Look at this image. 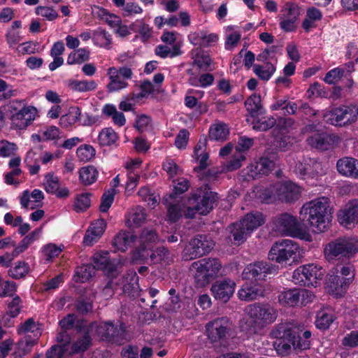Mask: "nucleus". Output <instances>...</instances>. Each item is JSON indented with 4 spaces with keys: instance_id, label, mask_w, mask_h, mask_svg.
I'll return each mask as SVG.
<instances>
[{
    "instance_id": "f257e3e1",
    "label": "nucleus",
    "mask_w": 358,
    "mask_h": 358,
    "mask_svg": "<svg viewBox=\"0 0 358 358\" xmlns=\"http://www.w3.org/2000/svg\"><path fill=\"white\" fill-rule=\"evenodd\" d=\"M299 218L316 233L325 231L331 220V208L327 197H320L304 203L299 212Z\"/></svg>"
},
{
    "instance_id": "f03ea898",
    "label": "nucleus",
    "mask_w": 358,
    "mask_h": 358,
    "mask_svg": "<svg viewBox=\"0 0 358 358\" xmlns=\"http://www.w3.org/2000/svg\"><path fill=\"white\" fill-rule=\"evenodd\" d=\"M299 325L293 321H282L275 324L270 335L275 341L273 346L281 356L289 355L293 350H296V339L298 338Z\"/></svg>"
},
{
    "instance_id": "7ed1b4c3",
    "label": "nucleus",
    "mask_w": 358,
    "mask_h": 358,
    "mask_svg": "<svg viewBox=\"0 0 358 358\" xmlns=\"http://www.w3.org/2000/svg\"><path fill=\"white\" fill-rule=\"evenodd\" d=\"M217 194L210 191L208 185H202L194 190L187 199L186 217L194 218L196 213L205 215L213 208Z\"/></svg>"
},
{
    "instance_id": "20e7f679",
    "label": "nucleus",
    "mask_w": 358,
    "mask_h": 358,
    "mask_svg": "<svg viewBox=\"0 0 358 358\" xmlns=\"http://www.w3.org/2000/svg\"><path fill=\"white\" fill-rule=\"evenodd\" d=\"M301 196V188L290 181L278 182L262 191L259 198L262 201L270 203L275 200L285 203H293Z\"/></svg>"
},
{
    "instance_id": "39448f33",
    "label": "nucleus",
    "mask_w": 358,
    "mask_h": 358,
    "mask_svg": "<svg viewBox=\"0 0 358 358\" xmlns=\"http://www.w3.org/2000/svg\"><path fill=\"white\" fill-rule=\"evenodd\" d=\"M355 273L352 264H337L335 270L329 273L327 284L336 295L343 296L354 282Z\"/></svg>"
},
{
    "instance_id": "423d86ee",
    "label": "nucleus",
    "mask_w": 358,
    "mask_h": 358,
    "mask_svg": "<svg viewBox=\"0 0 358 358\" xmlns=\"http://www.w3.org/2000/svg\"><path fill=\"white\" fill-rule=\"evenodd\" d=\"M358 252V239L352 237H340L329 242L324 253L328 262L341 258L350 259Z\"/></svg>"
},
{
    "instance_id": "0eeeda50",
    "label": "nucleus",
    "mask_w": 358,
    "mask_h": 358,
    "mask_svg": "<svg viewBox=\"0 0 358 358\" xmlns=\"http://www.w3.org/2000/svg\"><path fill=\"white\" fill-rule=\"evenodd\" d=\"M196 270L194 279L198 287H204L217 278L222 268V264L216 258H204L192 264Z\"/></svg>"
},
{
    "instance_id": "6e6552de",
    "label": "nucleus",
    "mask_w": 358,
    "mask_h": 358,
    "mask_svg": "<svg viewBox=\"0 0 358 358\" xmlns=\"http://www.w3.org/2000/svg\"><path fill=\"white\" fill-rule=\"evenodd\" d=\"M358 108L354 105L341 106L326 112L324 120L336 127H346L357 121Z\"/></svg>"
},
{
    "instance_id": "1a4fd4ad",
    "label": "nucleus",
    "mask_w": 358,
    "mask_h": 358,
    "mask_svg": "<svg viewBox=\"0 0 358 358\" xmlns=\"http://www.w3.org/2000/svg\"><path fill=\"white\" fill-rule=\"evenodd\" d=\"M324 276V271L313 264L298 267L292 275V281L301 286H313L316 287L319 280Z\"/></svg>"
},
{
    "instance_id": "9d476101",
    "label": "nucleus",
    "mask_w": 358,
    "mask_h": 358,
    "mask_svg": "<svg viewBox=\"0 0 358 358\" xmlns=\"http://www.w3.org/2000/svg\"><path fill=\"white\" fill-rule=\"evenodd\" d=\"M246 313L254 324L262 327L274 322L278 317L276 310L268 303L249 305L246 308Z\"/></svg>"
},
{
    "instance_id": "9b49d317",
    "label": "nucleus",
    "mask_w": 358,
    "mask_h": 358,
    "mask_svg": "<svg viewBox=\"0 0 358 358\" xmlns=\"http://www.w3.org/2000/svg\"><path fill=\"white\" fill-rule=\"evenodd\" d=\"M213 246V241L207 236L197 235L184 248L182 257L185 261L199 258L209 253Z\"/></svg>"
},
{
    "instance_id": "f8f14e48",
    "label": "nucleus",
    "mask_w": 358,
    "mask_h": 358,
    "mask_svg": "<svg viewBox=\"0 0 358 358\" xmlns=\"http://www.w3.org/2000/svg\"><path fill=\"white\" fill-rule=\"evenodd\" d=\"M278 272V266L267 262H257L245 267L242 276L243 279L254 283L262 282L268 275L276 274Z\"/></svg>"
},
{
    "instance_id": "ddd939ff",
    "label": "nucleus",
    "mask_w": 358,
    "mask_h": 358,
    "mask_svg": "<svg viewBox=\"0 0 358 358\" xmlns=\"http://www.w3.org/2000/svg\"><path fill=\"white\" fill-rule=\"evenodd\" d=\"M299 245L293 241L285 239L276 242L268 252V259L279 264L286 263L290 258H295Z\"/></svg>"
},
{
    "instance_id": "4468645a",
    "label": "nucleus",
    "mask_w": 358,
    "mask_h": 358,
    "mask_svg": "<svg viewBox=\"0 0 358 358\" xmlns=\"http://www.w3.org/2000/svg\"><path fill=\"white\" fill-rule=\"evenodd\" d=\"M232 326L227 317L217 318L206 324L207 336L211 343L221 345L227 339Z\"/></svg>"
},
{
    "instance_id": "2eb2a0df",
    "label": "nucleus",
    "mask_w": 358,
    "mask_h": 358,
    "mask_svg": "<svg viewBox=\"0 0 358 358\" xmlns=\"http://www.w3.org/2000/svg\"><path fill=\"white\" fill-rule=\"evenodd\" d=\"M273 222L275 231L282 234L296 237L301 233L300 223L296 217L289 213L278 215Z\"/></svg>"
},
{
    "instance_id": "dca6fc26",
    "label": "nucleus",
    "mask_w": 358,
    "mask_h": 358,
    "mask_svg": "<svg viewBox=\"0 0 358 358\" xmlns=\"http://www.w3.org/2000/svg\"><path fill=\"white\" fill-rule=\"evenodd\" d=\"M107 74L110 81L106 87L108 92H113L127 87V80L131 78L133 72L130 68L126 66L119 69L110 67Z\"/></svg>"
},
{
    "instance_id": "f3484780",
    "label": "nucleus",
    "mask_w": 358,
    "mask_h": 358,
    "mask_svg": "<svg viewBox=\"0 0 358 358\" xmlns=\"http://www.w3.org/2000/svg\"><path fill=\"white\" fill-rule=\"evenodd\" d=\"M96 333L103 341L121 344L124 339L125 330L122 324L114 325L108 322L99 324Z\"/></svg>"
},
{
    "instance_id": "a211bd4d",
    "label": "nucleus",
    "mask_w": 358,
    "mask_h": 358,
    "mask_svg": "<svg viewBox=\"0 0 358 358\" xmlns=\"http://www.w3.org/2000/svg\"><path fill=\"white\" fill-rule=\"evenodd\" d=\"M294 173L303 180L313 179L322 173V164L317 160L312 158L303 159L298 162L294 169Z\"/></svg>"
},
{
    "instance_id": "6ab92c4d",
    "label": "nucleus",
    "mask_w": 358,
    "mask_h": 358,
    "mask_svg": "<svg viewBox=\"0 0 358 358\" xmlns=\"http://www.w3.org/2000/svg\"><path fill=\"white\" fill-rule=\"evenodd\" d=\"M338 220L341 224L348 228L358 223V199L349 201L338 211Z\"/></svg>"
},
{
    "instance_id": "aec40b11",
    "label": "nucleus",
    "mask_w": 358,
    "mask_h": 358,
    "mask_svg": "<svg viewBox=\"0 0 358 358\" xmlns=\"http://www.w3.org/2000/svg\"><path fill=\"white\" fill-rule=\"evenodd\" d=\"M92 265L95 269L103 271L108 276L113 277L116 271V262L110 259L108 251L95 253L92 259Z\"/></svg>"
},
{
    "instance_id": "412c9836",
    "label": "nucleus",
    "mask_w": 358,
    "mask_h": 358,
    "mask_svg": "<svg viewBox=\"0 0 358 358\" xmlns=\"http://www.w3.org/2000/svg\"><path fill=\"white\" fill-rule=\"evenodd\" d=\"M235 286V282L229 279L217 281L212 285L210 291L215 299L225 303L233 295Z\"/></svg>"
},
{
    "instance_id": "4be33fe9",
    "label": "nucleus",
    "mask_w": 358,
    "mask_h": 358,
    "mask_svg": "<svg viewBox=\"0 0 358 358\" xmlns=\"http://www.w3.org/2000/svg\"><path fill=\"white\" fill-rule=\"evenodd\" d=\"M36 109L34 106H27L25 110L17 115H12L10 118L11 127L15 129H26L35 119Z\"/></svg>"
},
{
    "instance_id": "5701e85b",
    "label": "nucleus",
    "mask_w": 358,
    "mask_h": 358,
    "mask_svg": "<svg viewBox=\"0 0 358 358\" xmlns=\"http://www.w3.org/2000/svg\"><path fill=\"white\" fill-rule=\"evenodd\" d=\"M339 138L334 134L327 133L315 134L307 138L308 144L311 147L321 150H327L336 143Z\"/></svg>"
},
{
    "instance_id": "b1692460",
    "label": "nucleus",
    "mask_w": 358,
    "mask_h": 358,
    "mask_svg": "<svg viewBox=\"0 0 358 358\" xmlns=\"http://www.w3.org/2000/svg\"><path fill=\"white\" fill-rule=\"evenodd\" d=\"M336 168L338 173L344 176L358 178V160L345 157L337 161Z\"/></svg>"
},
{
    "instance_id": "393cba45",
    "label": "nucleus",
    "mask_w": 358,
    "mask_h": 358,
    "mask_svg": "<svg viewBox=\"0 0 358 358\" xmlns=\"http://www.w3.org/2000/svg\"><path fill=\"white\" fill-rule=\"evenodd\" d=\"M265 289L260 282H256L254 285L245 284L238 291V297L243 301H252L259 297L264 296Z\"/></svg>"
},
{
    "instance_id": "a878e982",
    "label": "nucleus",
    "mask_w": 358,
    "mask_h": 358,
    "mask_svg": "<svg viewBox=\"0 0 358 358\" xmlns=\"http://www.w3.org/2000/svg\"><path fill=\"white\" fill-rule=\"evenodd\" d=\"M44 187L48 193L55 194L59 198H65L69 194L67 188L60 189L59 178L52 173H49L45 176Z\"/></svg>"
},
{
    "instance_id": "bb28decb",
    "label": "nucleus",
    "mask_w": 358,
    "mask_h": 358,
    "mask_svg": "<svg viewBox=\"0 0 358 358\" xmlns=\"http://www.w3.org/2000/svg\"><path fill=\"white\" fill-rule=\"evenodd\" d=\"M240 221L230 224L227 227L230 236L229 238L234 245H239L244 243L250 234L247 227H245Z\"/></svg>"
},
{
    "instance_id": "cd10ccee",
    "label": "nucleus",
    "mask_w": 358,
    "mask_h": 358,
    "mask_svg": "<svg viewBox=\"0 0 358 358\" xmlns=\"http://www.w3.org/2000/svg\"><path fill=\"white\" fill-rule=\"evenodd\" d=\"M245 106L251 117H257L265 113L261 101V96L256 93L250 96L245 101Z\"/></svg>"
},
{
    "instance_id": "c85d7f7f",
    "label": "nucleus",
    "mask_w": 358,
    "mask_h": 358,
    "mask_svg": "<svg viewBox=\"0 0 358 358\" xmlns=\"http://www.w3.org/2000/svg\"><path fill=\"white\" fill-rule=\"evenodd\" d=\"M335 318L331 309H322L317 313L315 326L319 329L326 330L329 328Z\"/></svg>"
},
{
    "instance_id": "c756f323",
    "label": "nucleus",
    "mask_w": 358,
    "mask_h": 358,
    "mask_svg": "<svg viewBox=\"0 0 358 358\" xmlns=\"http://www.w3.org/2000/svg\"><path fill=\"white\" fill-rule=\"evenodd\" d=\"M273 167V161L266 157H262L255 164L251 166L250 176L255 178L260 175H268Z\"/></svg>"
},
{
    "instance_id": "7c9ffc66",
    "label": "nucleus",
    "mask_w": 358,
    "mask_h": 358,
    "mask_svg": "<svg viewBox=\"0 0 358 358\" xmlns=\"http://www.w3.org/2000/svg\"><path fill=\"white\" fill-rule=\"evenodd\" d=\"M240 222L243 224V225L245 227H247V229L251 234L252 231L264 224L265 220L261 213L256 212L255 213H248Z\"/></svg>"
},
{
    "instance_id": "2f4dec72",
    "label": "nucleus",
    "mask_w": 358,
    "mask_h": 358,
    "mask_svg": "<svg viewBox=\"0 0 358 358\" xmlns=\"http://www.w3.org/2000/svg\"><path fill=\"white\" fill-rule=\"evenodd\" d=\"M136 238V237L130 232L122 231L114 238L113 245L117 250L124 252Z\"/></svg>"
},
{
    "instance_id": "473e14b6",
    "label": "nucleus",
    "mask_w": 358,
    "mask_h": 358,
    "mask_svg": "<svg viewBox=\"0 0 358 358\" xmlns=\"http://www.w3.org/2000/svg\"><path fill=\"white\" fill-rule=\"evenodd\" d=\"M278 298L282 304L292 307L299 306L300 289H291L282 292Z\"/></svg>"
},
{
    "instance_id": "72a5a7b5",
    "label": "nucleus",
    "mask_w": 358,
    "mask_h": 358,
    "mask_svg": "<svg viewBox=\"0 0 358 358\" xmlns=\"http://www.w3.org/2000/svg\"><path fill=\"white\" fill-rule=\"evenodd\" d=\"M81 116L80 108L71 107L67 114L60 117L59 124L63 128H69L80 120Z\"/></svg>"
},
{
    "instance_id": "f704fd0d",
    "label": "nucleus",
    "mask_w": 358,
    "mask_h": 358,
    "mask_svg": "<svg viewBox=\"0 0 358 358\" xmlns=\"http://www.w3.org/2000/svg\"><path fill=\"white\" fill-rule=\"evenodd\" d=\"M30 268L28 263L24 261H18L13 267H10L8 271V275L13 279L24 278L29 273Z\"/></svg>"
},
{
    "instance_id": "c9c22d12",
    "label": "nucleus",
    "mask_w": 358,
    "mask_h": 358,
    "mask_svg": "<svg viewBox=\"0 0 358 358\" xmlns=\"http://www.w3.org/2000/svg\"><path fill=\"white\" fill-rule=\"evenodd\" d=\"M251 122L252 129L256 131H265L272 128L276 124V120L272 117H252Z\"/></svg>"
},
{
    "instance_id": "e433bc0d",
    "label": "nucleus",
    "mask_w": 358,
    "mask_h": 358,
    "mask_svg": "<svg viewBox=\"0 0 358 358\" xmlns=\"http://www.w3.org/2000/svg\"><path fill=\"white\" fill-rule=\"evenodd\" d=\"M93 40L95 44L100 47L110 49L112 44L111 35L102 28H98L93 33Z\"/></svg>"
},
{
    "instance_id": "4c0bfd02",
    "label": "nucleus",
    "mask_w": 358,
    "mask_h": 358,
    "mask_svg": "<svg viewBox=\"0 0 358 358\" xmlns=\"http://www.w3.org/2000/svg\"><path fill=\"white\" fill-rule=\"evenodd\" d=\"M229 129L227 124L219 123L210 127L209 129V138L215 141H224L229 135Z\"/></svg>"
},
{
    "instance_id": "58836bf2",
    "label": "nucleus",
    "mask_w": 358,
    "mask_h": 358,
    "mask_svg": "<svg viewBox=\"0 0 358 358\" xmlns=\"http://www.w3.org/2000/svg\"><path fill=\"white\" fill-rule=\"evenodd\" d=\"M187 213V201L185 203L179 204V203H169L168 206V217L169 220L171 222L178 221L180 217L185 214Z\"/></svg>"
},
{
    "instance_id": "ea45409f",
    "label": "nucleus",
    "mask_w": 358,
    "mask_h": 358,
    "mask_svg": "<svg viewBox=\"0 0 358 358\" xmlns=\"http://www.w3.org/2000/svg\"><path fill=\"white\" fill-rule=\"evenodd\" d=\"M117 139V135L112 128H105L101 130L98 136V142L101 146H108Z\"/></svg>"
},
{
    "instance_id": "a19ab883",
    "label": "nucleus",
    "mask_w": 358,
    "mask_h": 358,
    "mask_svg": "<svg viewBox=\"0 0 358 358\" xmlns=\"http://www.w3.org/2000/svg\"><path fill=\"white\" fill-rule=\"evenodd\" d=\"M79 173L82 182L85 185H89L96 180L98 171L95 167L89 166L80 169Z\"/></svg>"
},
{
    "instance_id": "79ce46f5",
    "label": "nucleus",
    "mask_w": 358,
    "mask_h": 358,
    "mask_svg": "<svg viewBox=\"0 0 358 358\" xmlns=\"http://www.w3.org/2000/svg\"><path fill=\"white\" fill-rule=\"evenodd\" d=\"M95 268L92 264H84L76 270V281L84 282L92 278L95 273Z\"/></svg>"
},
{
    "instance_id": "37998d69",
    "label": "nucleus",
    "mask_w": 358,
    "mask_h": 358,
    "mask_svg": "<svg viewBox=\"0 0 358 358\" xmlns=\"http://www.w3.org/2000/svg\"><path fill=\"white\" fill-rule=\"evenodd\" d=\"M189 181L184 178H180L173 181V192L169 194L171 199L175 198L182 194L189 188Z\"/></svg>"
},
{
    "instance_id": "c03bdc74",
    "label": "nucleus",
    "mask_w": 358,
    "mask_h": 358,
    "mask_svg": "<svg viewBox=\"0 0 358 358\" xmlns=\"http://www.w3.org/2000/svg\"><path fill=\"white\" fill-rule=\"evenodd\" d=\"M275 71V66L270 62L266 66L254 65V72L262 80H268Z\"/></svg>"
},
{
    "instance_id": "a18cd8bd",
    "label": "nucleus",
    "mask_w": 358,
    "mask_h": 358,
    "mask_svg": "<svg viewBox=\"0 0 358 358\" xmlns=\"http://www.w3.org/2000/svg\"><path fill=\"white\" fill-rule=\"evenodd\" d=\"M70 87L78 92H88L96 88L97 85L94 80H73L69 83Z\"/></svg>"
},
{
    "instance_id": "49530a36",
    "label": "nucleus",
    "mask_w": 358,
    "mask_h": 358,
    "mask_svg": "<svg viewBox=\"0 0 358 358\" xmlns=\"http://www.w3.org/2000/svg\"><path fill=\"white\" fill-rule=\"evenodd\" d=\"M90 52L84 48H80L69 54L67 63L69 64H81L89 59Z\"/></svg>"
},
{
    "instance_id": "de8ad7c7",
    "label": "nucleus",
    "mask_w": 358,
    "mask_h": 358,
    "mask_svg": "<svg viewBox=\"0 0 358 358\" xmlns=\"http://www.w3.org/2000/svg\"><path fill=\"white\" fill-rule=\"evenodd\" d=\"M299 14V6L295 3L288 2L285 4L280 18L290 19L296 21Z\"/></svg>"
},
{
    "instance_id": "09e8293b",
    "label": "nucleus",
    "mask_w": 358,
    "mask_h": 358,
    "mask_svg": "<svg viewBox=\"0 0 358 358\" xmlns=\"http://www.w3.org/2000/svg\"><path fill=\"white\" fill-rule=\"evenodd\" d=\"M91 337L88 331H85L81 338L72 345L71 349L73 353L85 351L91 344Z\"/></svg>"
},
{
    "instance_id": "8fccbe9b",
    "label": "nucleus",
    "mask_w": 358,
    "mask_h": 358,
    "mask_svg": "<svg viewBox=\"0 0 358 358\" xmlns=\"http://www.w3.org/2000/svg\"><path fill=\"white\" fill-rule=\"evenodd\" d=\"M91 196L92 194L87 192L78 195L74 205V210L76 212H83L86 210L90 206Z\"/></svg>"
},
{
    "instance_id": "3c124183",
    "label": "nucleus",
    "mask_w": 358,
    "mask_h": 358,
    "mask_svg": "<svg viewBox=\"0 0 358 358\" xmlns=\"http://www.w3.org/2000/svg\"><path fill=\"white\" fill-rule=\"evenodd\" d=\"M76 154L80 161L85 162L94 158L96 150L90 145H82L77 149Z\"/></svg>"
},
{
    "instance_id": "603ef678",
    "label": "nucleus",
    "mask_w": 358,
    "mask_h": 358,
    "mask_svg": "<svg viewBox=\"0 0 358 358\" xmlns=\"http://www.w3.org/2000/svg\"><path fill=\"white\" fill-rule=\"evenodd\" d=\"M155 54L162 58H166L167 57H173L180 55V50L177 45H174L171 50V48L167 45H159L155 48Z\"/></svg>"
},
{
    "instance_id": "864d4df0",
    "label": "nucleus",
    "mask_w": 358,
    "mask_h": 358,
    "mask_svg": "<svg viewBox=\"0 0 358 358\" xmlns=\"http://www.w3.org/2000/svg\"><path fill=\"white\" fill-rule=\"evenodd\" d=\"M27 108L24 100H13L6 106V110L10 118L12 115H17Z\"/></svg>"
},
{
    "instance_id": "5fc2aeb1",
    "label": "nucleus",
    "mask_w": 358,
    "mask_h": 358,
    "mask_svg": "<svg viewBox=\"0 0 358 358\" xmlns=\"http://www.w3.org/2000/svg\"><path fill=\"white\" fill-rule=\"evenodd\" d=\"M17 290L14 281L1 280L0 282V297L13 296Z\"/></svg>"
},
{
    "instance_id": "6e6d98bb",
    "label": "nucleus",
    "mask_w": 358,
    "mask_h": 358,
    "mask_svg": "<svg viewBox=\"0 0 358 358\" xmlns=\"http://www.w3.org/2000/svg\"><path fill=\"white\" fill-rule=\"evenodd\" d=\"M115 193V190L114 188H110L103 193L101 196V203L99 206L101 212L106 213L114 201Z\"/></svg>"
},
{
    "instance_id": "4d7b16f0",
    "label": "nucleus",
    "mask_w": 358,
    "mask_h": 358,
    "mask_svg": "<svg viewBox=\"0 0 358 358\" xmlns=\"http://www.w3.org/2000/svg\"><path fill=\"white\" fill-rule=\"evenodd\" d=\"M36 343V340L32 339L30 336H27L24 338L20 339L17 343L20 355L28 354Z\"/></svg>"
},
{
    "instance_id": "13d9d810",
    "label": "nucleus",
    "mask_w": 358,
    "mask_h": 358,
    "mask_svg": "<svg viewBox=\"0 0 358 358\" xmlns=\"http://www.w3.org/2000/svg\"><path fill=\"white\" fill-rule=\"evenodd\" d=\"M311 336V332L306 330L300 334V329H299L298 338L296 339V350H304L310 348V342L309 338Z\"/></svg>"
},
{
    "instance_id": "bf43d9fd",
    "label": "nucleus",
    "mask_w": 358,
    "mask_h": 358,
    "mask_svg": "<svg viewBox=\"0 0 358 358\" xmlns=\"http://www.w3.org/2000/svg\"><path fill=\"white\" fill-rule=\"evenodd\" d=\"M140 239L143 244H148L157 243L159 241V237L155 229L145 228L142 231Z\"/></svg>"
},
{
    "instance_id": "052dcab7",
    "label": "nucleus",
    "mask_w": 358,
    "mask_h": 358,
    "mask_svg": "<svg viewBox=\"0 0 358 358\" xmlns=\"http://www.w3.org/2000/svg\"><path fill=\"white\" fill-rule=\"evenodd\" d=\"M343 73V69L335 68L327 73L324 80L328 84H335L344 77Z\"/></svg>"
},
{
    "instance_id": "680f3d73",
    "label": "nucleus",
    "mask_w": 358,
    "mask_h": 358,
    "mask_svg": "<svg viewBox=\"0 0 358 358\" xmlns=\"http://www.w3.org/2000/svg\"><path fill=\"white\" fill-rule=\"evenodd\" d=\"M8 313L12 317L17 316L22 308V300L18 296L13 297L12 301L8 303Z\"/></svg>"
},
{
    "instance_id": "e2e57ef3",
    "label": "nucleus",
    "mask_w": 358,
    "mask_h": 358,
    "mask_svg": "<svg viewBox=\"0 0 358 358\" xmlns=\"http://www.w3.org/2000/svg\"><path fill=\"white\" fill-rule=\"evenodd\" d=\"M17 150L15 143L8 141H1L0 143V156L3 157H8L14 155Z\"/></svg>"
},
{
    "instance_id": "0e129e2a",
    "label": "nucleus",
    "mask_w": 358,
    "mask_h": 358,
    "mask_svg": "<svg viewBox=\"0 0 358 358\" xmlns=\"http://www.w3.org/2000/svg\"><path fill=\"white\" fill-rule=\"evenodd\" d=\"M36 13L38 15H41L45 17L48 20H53L58 17V13L56 10L50 7L38 6L36 8Z\"/></svg>"
},
{
    "instance_id": "69168bd1",
    "label": "nucleus",
    "mask_w": 358,
    "mask_h": 358,
    "mask_svg": "<svg viewBox=\"0 0 358 358\" xmlns=\"http://www.w3.org/2000/svg\"><path fill=\"white\" fill-rule=\"evenodd\" d=\"M38 330V328L33 318H29L17 328V333L19 334L27 332L34 333Z\"/></svg>"
},
{
    "instance_id": "338daca9",
    "label": "nucleus",
    "mask_w": 358,
    "mask_h": 358,
    "mask_svg": "<svg viewBox=\"0 0 358 358\" xmlns=\"http://www.w3.org/2000/svg\"><path fill=\"white\" fill-rule=\"evenodd\" d=\"M245 157L243 154L238 153L237 156H234L227 162L225 169L228 171H235L242 166V162L245 161Z\"/></svg>"
},
{
    "instance_id": "774afa93",
    "label": "nucleus",
    "mask_w": 358,
    "mask_h": 358,
    "mask_svg": "<svg viewBox=\"0 0 358 358\" xmlns=\"http://www.w3.org/2000/svg\"><path fill=\"white\" fill-rule=\"evenodd\" d=\"M212 63V59L206 55H196L194 64L200 69L207 71Z\"/></svg>"
}]
</instances>
